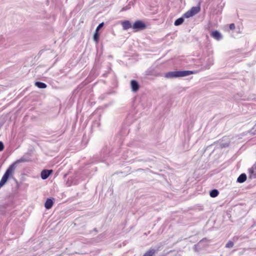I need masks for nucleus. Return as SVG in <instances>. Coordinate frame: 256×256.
Instances as JSON below:
<instances>
[{
  "mask_svg": "<svg viewBox=\"0 0 256 256\" xmlns=\"http://www.w3.org/2000/svg\"><path fill=\"white\" fill-rule=\"evenodd\" d=\"M234 246V242L232 241H229L226 244V247L228 248H231Z\"/></svg>",
  "mask_w": 256,
  "mask_h": 256,
  "instance_id": "22",
  "label": "nucleus"
},
{
  "mask_svg": "<svg viewBox=\"0 0 256 256\" xmlns=\"http://www.w3.org/2000/svg\"><path fill=\"white\" fill-rule=\"evenodd\" d=\"M218 194V192L216 190H213L210 192V196L212 198L216 196Z\"/></svg>",
  "mask_w": 256,
  "mask_h": 256,
  "instance_id": "20",
  "label": "nucleus"
},
{
  "mask_svg": "<svg viewBox=\"0 0 256 256\" xmlns=\"http://www.w3.org/2000/svg\"><path fill=\"white\" fill-rule=\"evenodd\" d=\"M198 246V245H195V246H194V248H195V249H196V246Z\"/></svg>",
  "mask_w": 256,
  "mask_h": 256,
  "instance_id": "27",
  "label": "nucleus"
},
{
  "mask_svg": "<svg viewBox=\"0 0 256 256\" xmlns=\"http://www.w3.org/2000/svg\"><path fill=\"white\" fill-rule=\"evenodd\" d=\"M200 11V6H193L184 14V17L189 18L198 14Z\"/></svg>",
  "mask_w": 256,
  "mask_h": 256,
  "instance_id": "3",
  "label": "nucleus"
},
{
  "mask_svg": "<svg viewBox=\"0 0 256 256\" xmlns=\"http://www.w3.org/2000/svg\"><path fill=\"white\" fill-rule=\"evenodd\" d=\"M110 152V148H108V146L104 147L101 151H100V158H104L106 156H107Z\"/></svg>",
  "mask_w": 256,
  "mask_h": 256,
  "instance_id": "9",
  "label": "nucleus"
},
{
  "mask_svg": "<svg viewBox=\"0 0 256 256\" xmlns=\"http://www.w3.org/2000/svg\"><path fill=\"white\" fill-rule=\"evenodd\" d=\"M164 76L165 78H178V71H173L168 72L165 74Z\"/></svg>",
  "mask_w": 256,
  "mask_h": 256,
  "instance_id": "7",
  "label": "nucleus"
},
{
  "mask_svg": "<svg viewBox=\"0 0 256 256\" xmlns=\"http://www.w3.org/2000/svg\"><path fill=\"white\" fill-rule=\"evenodd\" d=\"M156 252V250L154 248H150L146 252L143 256H152Z\"/></svg>",
  "mask_w": 256,
  "mask_h": 256,
  "instance_id": "17",
  "label": "nucleus"
},
{
  "mask_svg": "<svg viewBox=\"0 0 256 256\" xmlns=\"http://www.w3.org/2000/svg\"><path fill=\"white\" fill-rule=\"evenodd\" d=\"M130 88L133 92H136L138 90L140 86L138 82L134 80H132L130 82Z\"/></svg>",
  "mask_w": 256,
  "mask_h": 256,
  "instance_id": "5",
  "label": "nucleus"
},
{
  "mask_svg": "<svg viewBox=\"0 0 256 256\" xmlns=\"http://www.w3.org/2000/svg\"><path fill=\"white\" fill-rule=\"evenodd\" d=\"M204 240H206V239H203L202 240H201L198 244H198H200L202 242H203Z\"/></svg>",
  "mask_w": 256,
  "mask_h": 256,
  "instance_id": "26",
  "label": "nucleus"
},
{
  "mask_svg": "<svg viewBox=\"0 0 256 256\" xmlns=\"http://www.w3.org/2000/svg\"><path fill=\"white\" fill-rule=\"evenodd\" d=\"M99 39V34L98 32L96 31L94 35V40L96 42H98Z\"/></svg>",
  "mask_w": 256,
  "mask_h": 256,
  "instance_id": "21",
  "label": "nucleus"
},
{
  "mask_svg": "<svg viewBox=\"0 0 256 256\" xmlns=\"http://www.w3.org/2000/svg\"><path fill=\"white\" fill-rule=\"evenodd\" d=\"M16 162H14L7 169L0 181V188L6 184L9 178L12 176L16 168Z\"/></svg>",
  "mask_w": 256,
  "mask_h": 256,
  "instance_id": "2",
  "label": "nucleus"
},
{
  "mask_svg": "<svg viewBox=\"0 0 256 256\" xmlns=\"http://www.w3.org/2000/svg\"><path fill=\"white\" fill-rule=\"evenodd\" d=\"M52 172V170H43L41 172V177L42 179L45 180L47 178Z\"/></svg>",
  "mask_w": 256,
  "mask_h": 256,
  "instance_id": "11",
  "label": "nucleus"
},
{
  "mask_svg": "<svg viewBox=\"0 0 256 256\" xmlns=\"http://www.w3.org/2000/svg\"><path fill=\"white\" fill-rule=\"evenodd\" d=\"M184 17H180L178 19H176L174 22V24L176 26H180V24H182L184 22Z\"/></svg>",
  "mask_w": 256,
  "mask_h": 256,
  "instance_id": "18",
  "label": "nucleus"
},
{
  "mask_svg": "<svg viewBox=\"0 0 256 256\" xmlns=\"http://www.w3.org/2000/svg\"><path fill=\"white\" fill-rule=\"evenodd\" d=\"M230 143V140L228 137H223L222 140H220L216 142H214V144L207 146L206 149V152L211 150L212 147L214 146V149L212 152V154H214L216 152H218L220 149L222 148L228 147L229 146Z\"/></svg>",
  "mask_w": 256,
  "mask_h": 256,
  "instance_id": "1",
  "label": "nucleus"
},
{
  "mask_svg": "<svg viewBox=\"0 0 256 256\" xmlns=\"http://www.w3.org/2000/svg\"><path fill=\"white\" fill-rule=\"evenodd\" d=\"M4 148V144L3 142L0 141V152L2 151Z\"/></svg>",
  "mask_w": 256,
  "mask_h": 256,
  "instance_id": "24",
  "label": "nucleus"
},
{
  "mask_svg": "<svg viewBox=\"0 0 256 256\" xmlns=\"http://www.w3.org/2000/svg\"><path fill=\"white\" fill-rule=\"evenodd\" d=\"M53 205V201L50 198H48L45 202L44 206L46 209L50 208Z\"/></svg>",
  "mask_w": 256,
  "mask_h": 256,
  "instance_id": "13",
  "label": "nucleus"
},
{
  "mask_svg": "<svg viewBox=\"0 0 256 256\" xmlns=\"http://www.w3.org/2000/svg\"><path fill=\"white\" fill-rule=\"evenodd\" d=\"M146 24L142 20H138L134 22L132 25V28L136 32L143 30L146 28Z\"/></svg>",
  "mask_w": 256,
  "mask_h": 256,
  "instance_id": "4",
  "label": "nucleus"
},
{
  "mask_svg": "<svg viewBox=\"0 0 256 256\" xmlns=\"http://www.w3.org/2000/svg\"><path fill=\"white\" fill-rule=\"evenodd\" d=\"M250 173V174L251 176L250 177H254L255 178L256 176V162L254 164V166L249 169Z\"/></svg>",
  "mask_w": 256,
  "mask_h": 256,
  "instance_id": "12",
  "label": "nucleus"
},
{
  "mask_svg": "<svg viewBox=\"0 0 256 256\" xmlns=\"http://www.w3.org/2000/svg\"><path fill=\"white\" fill-rule=\"evenodd\" d=\"M178 76L184 77L189 76L190 74H194L196 73V71L194 70H178Z\"/></svg>",
  "mask_w": 256,
  "mask_h": 256,
  "instance_id": "6",
  "label": "nucleus"
},
{
  "mask_svg": "<svg viewBox=\"0 0 256 256\" xmlns=\"http://www.w3.org/2000/svg\"><path fill=\"white\" fill-rule=\"evenodd\" d=\"M214 60L212 58H208L206 61V64L204 66V69H209L210 67L214 64Z\"/></svg>",
  "mask_w": 256,
  "mask_h": 256,
  "instance_id": "14",
  "label": "nucleus"
},
{
  "mask_svg": "<svg viewBox=\"0 0 256 256\" xmlns=\"http://www.w3.org/2000/svg\"><path fill=\"white\" fill-rule=\"evenodd\" d=\"M33 151L32 150H29L27 153H26L19 160H27L26 159L28 158L29 155L31 154L32 153Z\"/></svg>",
  "mask_w": 256,
  "mask_h": 256,
  "instance_id": "19",
  "label": "nucleus"
},
{
  "mask_svg": "<svg viewBox=\"0 0 256 256\" xmlns=\"http://www.w3.org/2000/svg\"><path fill=\"white\" fill-rule=\"evenodd\" d=\"M229 28L231 30H233L235 28V24H231L229 26Z\"/></svg>",
  "mask_w": 256,
  "mask_h": 256,
  "instance_id": "25",
  "label": "nucleus"
},
{
  "mask_svg": "<svg viewBox=\"0 0 256 256\" xmlns=\"http://www.w3.org/2000/svg\"><path fill=\"white\" fill-rule=\"evenodd\" d=\"M246 179V174H240L237 179V182L240 183L244 182Z\"/></svg>",
  "mask_w": 256,
  "mask_h": 256,
  "instance_id": "16",
  "label": "nucleus"
},
{
  "mask_svg": "<svg viewBox=\"0 0 256 256\" xmlns=\"http://www.w3.org/2000/svg\"><path fill=\"white\" fill-rule=\"evenodd\" d=\"M35 86L40 88H45L47 86L45 83L40 82H36Z\"/></svg>",
  "mask_w": 256,
  "mask_h": 256,
  "instance_id": "15",
  "label": "nucleus"
},
{
  "mask_svg": "<svg viewBox=\"0 0 256 256\" xmlns=\"http://www.w3.org/2000/svg\"><path fill=\"white\" fill-rule=\"evenodd\" d=\"M122 24L124 30H128L130 28H132V25L128 20H124L122 22Z\"/></svg>",
  "mask_w": 256,
  "mask_h": 256,
  "instance_id": "10",
  "label": "nucleus"
},
{
  "mask_svg": "<svg viewBox=\"0 0 256 256\" xmlns=\"http://www.w3.org/2000/svg\"><path fill=\"white\" fill-rule=\"evenodd\" d=\"M211 36L217 40H220L222 39V34L218 30H214L212 32Z\"/></svg>",
  "mask_w": 256,
  "mask_h": 256,
  "instance_id": "8",
  "label": "nucleus"
},
{
  "mask_svg": "<svg viewBox=\"0 0 256 256\" xmlns=\"http://www.w3.org/2000/svg\"><path fill=\"white\" fill-rule=\"evenodd\" d=\"M104 26V23L102 22H101L100 23L98 26H97V28H96V32H98Z\"/></svg>",
  "mask_w": 256,
  "mask_h": 256,
  "instance_id": "23",
  "label": "nucleus"
}]
</instances>
